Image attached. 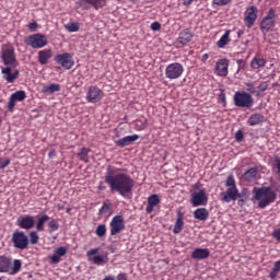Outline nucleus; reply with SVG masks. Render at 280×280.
Segmentation results:
<instances>
[{
	"mask_svg": "<svg viewBox=\"0 0 280 280\" xmlns=\"http://www.w3.org/2000/svg\"><path fill=\"white\" fill-rule=\"evenodd\" d=\"M192 39V34L188 28L184 30L182 33L178 34L177 42L182 46L188 45Z\"/></svg>",
	"mask_w": 280,
	"mask_h": 280,
	"instance_id": "nucleus-25",
	"label": "nucleus"
},
{
	"mask_svg": "<svg viewBox=\"0 0 280 280\" xmlns=\"http://www.w3.org/2000/svg\"><path fill=\"white\" fill-rule=\"evenodd\" d=\"M83 2H86L95 10H100L105 7V0H79L80 7H82Z\"/></svg>",
	"mask_w": 280,
	"mask_h": 280,
	"instance_id": "nucleus-32",
	"label": "nucleus"
},
{
	"mask_svg": "<svg viewBox=\"0 0 280 280\" xmlns=\"http://www.w3.org/2000/svg\"><path fill=\"white\" fill-rule=\"evenodd\" d=\"M23 262L22 260L15 259L10 266V271L8 272L11 276H15L22 270Z\"/></svg>",
	"mask_w": 280,
	"mask_h": 280,
	"instance_id": "nucleus-35",
	"label": "nucleus"
},
{
	"mask_svg": "<svg viewBox=\"0 0 280 280\" xmlns=\"http://www.w3.org/2000/svg\"><path fill=\"white\" fill-rule=\"evenodd\" d=\"M244 35V31L243 30H238L237 31V37L241 38Z\"/></svg>",
	"mask_w": 280,
	"mask_h": 280,
	"instance_id": "nucleus-58",
	"label": "nucleus"
},
{
	"mask_svg": "<svg viewBox=\"0 0 280 280\" xmlns=\"http://www.w3.org/2000/svg\"><path fill=\"white\" fill-rule=\"evenodd\" d=\"M12 266V259L7 256H0V273H9Z\"/></svg>",
	"mask_w": 280,
	"mask_h": 280,
	"instance_id": "nucleus-27",
	"label": "nucleus"
},
{
	"mask_svg": "<svg viewBox=\"0 0 280 280\" xmlns=\"http://www.w3.org/2000/svg\"><path fill=\"white\" fill-rule=\"evenodd\" d=\"M65 30L70 33H75V32L80 31V26H79V23L72 22V23L66 24Z\"/></svg>",
	"mask_w": 280,
	"mask_h": 280,
	"instance_id": "nucleus-42",
	"label": "nucleus"
},
{
	"mask_svg": "<svg viewBox=\"0 0 280 280\" xmlns=\"http://www.w3.org/2000/svg\"><path fill=\"white\" fill-rule=\"evenodd\" d=\"M237 198H242V194L237 190Z\"/></svg>",
	"mask_w": 280,
	"mask_h": 280,
	"instance_id": "nucleus-62",
	"label": "nucleus"
},
{
	"mask_svg": "<svg viewBox=\"0 0 280 280\" xmlns=\"http://www.w3.org/2000/svg\"><path fill=\"white\" fill-rule=\"evenodd\" d=\"M219 100H220L222 103H225V101H226L225 94H224V93H221V94L219 95Z\"/></svg>",
	"mask_w": 280,
	"mask_h": 280,
	"instance_id": "nucleus-56",
	"label": "nucleus"
},
{
	"mask_svg": "<svg viewBox=\"0 0 280 280\" xmlns=\"http://www.w3.org/2000/svg\"><path fill=\"white\" fill-rule=\"evenodd\" d=\"M109 235H119L124 229H126V223L122 215H115L109 222Z\"/></svg>",
	"mask_w": 280,
	"mask_h": 280,
	"instance_id": "nucleus-12",
	"label": "nucleus"
},
{
	"mask_svg": "<svg viewBox=\"0 0 280 280\" xmlns=\"http://www.w3.org/2000/svg\"><path fill=\"white\" fill-rule=\"evenodd\" d=\"M0 59L4 67L18 68L19 61L16 59L15 48L12 44L3 45L1 48Z\"/></svg>",
	"mask_w": 280,
	"mask_h": 280,
	"instance_id": "nucleus-3",
	"label": "nucleus"
},
{
	"mask_svg": "<svg viewBox=\"0 0 280 280\" xmlns=\"http://www.w3.org/2000/svg\"><path fill=\"white\" fill-rule=\"evenodd\" d=\"M105 183L109 188V192L118 194V196L129 199L136 186V180L121 168L108 165L105 175Z\"/></svg>",
	"mask_w": 280,
	"mask_h": 280,
	"instance_id": "nucleus-1",
	"label": "nucleus"
},
{
	"mask_svg": "<svg viewBox=\"0 0 280 280\" xmlns=\"http://www.w3.org/2000/svg\"><path fill=\"white\" fill-rule=\"evenodd\" d=\"M234 105L242 108L250 109L254 106L252 94L246 91H237L234 94Z\"/></svg>",
	"mask_w": 280,
	"mask_h": 280,
	"instance_id": "nucleus-5",
	"label": "nucleus"
},
{
	"mask_svg": "<svg viewBox=\"0 0 280 280\" xmlns=\"http://www.w3.org/2000/svg\"><path fill=\"white\" fill-rule=\"evenodd\" d=\"M192 217L195 220L206 221L209 219V211L207 210V208H197L192 212Z\"/></svg>",
	"mask_w": 280,
	"mask_h": 280,
	"instance_id": "nucleus-28",
	"label": "nucleus"
},
{
	"mask_svg": "<svg viewBox=\"0 0 280 280\" xmlns=\"http://www.w3.org/2000/svg\"><path fill=\"white\" fill-rule=\"evenodd\" d=\"M50 220L48 214H43L37 218L36 230L37 232L45 231V223Z\"/></svg>",
	"mask_w": 280,
	"mask_h": 280,
	"instance_id": "nucleus-34",
	"label": "nucleus"
},
{
	"mask_svg": "<svg viewBox=\"0 0 280 280\" xmlns=\"http://www.w3.org/2000/svg\"><path fill=\"white\" fill-rule=\"evenodd\" d=\"M48 233H54L59 230V223L56 219H52L50 222L47 223Z\"/></svg>",
	"mask_w": 280,
	"mask_h": 280,
	"instance_id": "nucleus-41",
	"label": "nucleus"
},
{
	"mask_svg": "<svg viewBox=\"0 0 280 280\" xmlns=\"http://www.w3.org/2000/svg\"><path fill=\"white\" fill-rule=\"evenodd\" d=\"M67 252L68 249L66 246L57 247L52 256H50V265H58L61 261V258L67 255Z\"/></svg>",
	"mask_w": 280,
	"mask_h": 280,
	"instance_id": "nucleus-21",
	"label": "nucleus"
},
{
	"mask_svg": "<svg viewBox=\"0 0 280 280\" xmlns=\"http://www.w3.org/2000/svg\"><path fill=\"white\" fill-rule=\"evenodd\" d=\"M246 92L250 95L256 94L259 96V92H256V88L254 86V84L252 82L246 83Z\"/></svg>",
	"mask_w": 280,
	"mask_h": 280,
	"instance_id": "nucleus-46",
	"label": "nucleus"
},
{
	"mask_svg": "<svg viewBox=\"0 0 280 280\" xmlns=\"http://www.w3.org/2000/svg\"><path fill=\"white\" fill-rule=\"evenodd\" d=\"M103 280H115L114 276H106Z\"/></svg>",
	"mask_w": 280,
	"mask_h": 280,
	"instance_id": "nucleus-59",
	"label": "nucleus"
},
{
	"mask_svg": "<svg viewBox=\"0 0 280 280\" xmlns=\"http://www.w3.org/2000/svg\"><path fill=\"white\" fill-rule=\"evenodd\" d=\"M231 2H232V0H212V4L218 5V7H225V5L230 4Z\"/></svg>",
	"mask_w": 280,
	"mask_h": 280,
	"instance_id": "nucleus-47",
	"label": "nucleus"
},
{
	"mask_svg": "<svg viewBox=\"0 0 280 280\" xmlns=\"http://www.w3.org/2000/svg\"><path fill=\"white\" fill-rule=\"evenodd\" d=\"M258 171L255 167H252L250 170L246 171L243 174V179L245 183H252L257 178Z\"/></svg>",
	"mask_w": 280,
	"mask_h": 280,
	"instance_id": "nucleus-33",
	"label": "nucleus"
},
{
	"mask_svg": "<svg viewBox=\"0 0 280 280\" xmlns=\"http://www.w3.org/2000/svg\"><path fill=\"white\" fill-rule=\"evenodd\" d=\"M1 74L2 79L8 84H13L21 75V72L16 69V67L7 66L1 68Z\"/></svg>",
	"mask_w": 280,
	"mask_h": 280,
	"instance_id": "nucleus-9",
	"label": "nucleus"
},
{
	"mask_svg": "<svg viewBox=\"0 0 280 280\" xmlns=\"http://www.w3.org/2000/svg\"><path fill=\"white\" fill-rule=\"evenodd\" d=\"M221 201L225 203H231L232 201H236L238 199V188L237 187H229L226 191L220 192Z\"/></svg>",
	"mask_w": 280,
	"mask_h": 280,
	"instance_id": "nucleus-16",
	"label": "nucleus"
},
{
	"mask_svg": "<svg viewBox=\"0 0 280 280\" xmlns=\"http://www.w3.org/2000/svg\"><path fill=\"white\" fill-rule=\"evenodd\" d=\"M258 89H259L260 92L267 91V90H268V82L262 81V82L259 84Z\"/></svg>",
	"mask_w": 280,
	"mask_h": 280,
	"instance_id": "nucleus-50",
	"label": "nucleus"
},
{
	"mask_svg": "<svg viewBox=\"0 0 280 280\" xmlns=\"http://www.w3.org/2000/svg\"><path fill=\"white\" fill-rule=\"evenodd\" d=\"M237 66H238V70L244 69L245 67V61L243 59H237Z\"/></svg>",
	"mask_w": 280,
	"mask_h": 280,
	"instance_id": "nucleus-54",
	"label": "nucleus"
},
{
	"mask_svg": "<svg viewBox=\"0 0 280 280\" xmlns=\"http://www.w3.org/2000/svg\"><path fill=\"white\" fill-rule=\"evenodd\" d=\"M16 225L20 229H24V230H31L34 229L35 225V220L33 215H24V217H20L16 221Z\"/></svg>",
	"mask_w": 280,
	"mask_h": 280,
	"instance_id": "nucleus-18",
	"label": "nucleus"
},
{
	"mask_svg": "<svg viewBox=\"0 0 280 280\" xmlns=\"http://www.w3.org/2000/svg\"><path fill=\"white\" fill-rule=\"evenodd\" d=\"M101 250L100 247L91 248L88 253L86 256L89 260L96 265V266H103L106 262V256L103 255H96Z\"/></svg>",
	"mask_w": 280,
	"mask_h": 280,
	"instance_id": "nucleus-14",
	"label": "nucleus"
},
{
	"mask_svg": "<svg viewBox=\"0 0 280 280\" xmlns=\"http://www.w3.org/2000/svg\"><path fill=\"white\" fill-rule=\"evenodd\" d=\"M267 65V60L264 57L255 56L250 62V68L254 70H259L265 68Z\"/></svg>",
	"mask_w": 280,
	"mask_h": 280,
	"instance_id": "nucleus-30",
	"label": "nucleus"
},
{
	"mask_svg": "<svg viewBox=\"0 0 280 280\" xmlns=\"http://www.w3.org/2000/svg\"><path fill=\"white\" fill-rule=\"evenodd\" d=\"M28 237H30L28 238L30 244L35 245V244L39 243V234H38V232L30 231Z\"/></svg>",
	"mask_w": 280,
	"mask_h": 280,
	"instance_id": "nucleus-40",
	"label": "nucleus"
},
{
	"mask_svg": "<svg viewBox=\"0 0 280 280\" xmlns=\"http://www.w3.org/2000/svg\"><path fill=\"white\" fill-rule=\"evenodd\" d=\"M184 73V66L179 62L168 63L165 68V78L170 81L178 80Z\"/></svg>",
	"mask_w": 280,
	"mask_h": 280,
	"instance_id": "nucleus-7",
	"label": "nucleus"
},
{
	"mask_svg": "<svg viewBox=\"0 0 280 280\" xmlns=\"http://www.w3.org/2000/svg\"><path fill=\"white\" fill-rule=\"evenodd\" d=\"M253 200L259 201L258 207L266 209L269 205H272L277 200V192L273 191L272 187H254L253 188Z\"/></svg>",
	"mask_w": 280,
	"mask_h": 280,
	"instance_id": "nucleus-2",
	"label": "nucleus"
},
{
	"mask_svg": "<svg viewBox=\"0 0 280 280\" xmlns=\"http://www.w3.org/2000/svg\"><path fill=\"white\" fill-rule=\"evenodd\" d=\"M96 235L98 237H104L106 235V225L105 224H98L95 231Z\"/></svg>",
	"mask_w": 280,
	"mask_h": 280,
	"instance_id": "nucleus-45",
	"label": "nucleus"
},
{
	"mask_svg": "<svg viewBox=\"0 0 280 280\" xmlns=\"http://www.w3.org/2000/svg\"><path fill=\"white\" fill-rule=\"evenodd\" d=\"M98 189L103 190V189H105V186H103L102 183H101V185L98 186Z\"/></svg>",
	"mask_w": 280,
	"mask_h": 280,
	"instance_id": "nucleus-60",
	"label": "nucleus"
},
{
	"mask_svg": "<svg viewBox=\"0 0 280 280\" xmlns=\"http://www.w3.org/2000/svg\"><path fill=\"white\" fill-rule=\"evenodd\" d=\"M115 131H116V137H120V135L118 133V129H116Z\"/></svg>",
	"mask_w": 280,
	"mask_h": 280,
	"instance_id": "nucleus-63",
	"label": "nucleus"
},
{
	"mask_svg": "<svg viewBox=\"0 0 280 280\" xmlns=\"http://www.w3.org/2000/svg\"><path fill=\"white\" fill-rule=\"evenodd\" d=\"M210 252L208 248H196L192 254V259H208Z\"/></svg>",
	"mask_w": 280,
	"mask_h": 280,
	"instance_id": "nucleus-31",
	"label": "nucleus"
},
{
	"mask_svg": "<svg viewBox=\"0 0 280 280\" xmlns=\"http://www.w3.org/2000/svg\"><path fill=\"white\" fill-rule=\"evenodd\" d=\"M266 121V116L260 113H255L248 116L246 124L248 127L261 126Z\"/></svg>",
	"mask_w": 280,
	"mask_h": 280,
	"instance_id": "nucleus-19",
	"label": "nucleus"
},
{
	"mask_svg": "<svg viewBox=\"0 0 280 280\" xmlns=\"http://www.w3.org/2000/svg\"><path fill=\"white\" fill-rule=\"evenodd\" d=\"M116 280H128V278L126 273L121 272L117 275Z\"/></svg>",
	"mask_w": 280,
	"mask_h": 280,
	"instance_id": "nucleus-53",
	"label": "nucleus"
},
{
	"mask_svg": "<svg viewBox=\"0 0 280 280\" xmlns=\"http://www.w3.org/2000/svg\"><path fill=\"white\" fill-rule=\"evenodd\" d=\"M161 28H162V25L159 22H153L151 24V31H161Z\"/></svg>",
	"mask_w": 280,
	"mask_h": 280,
	"instance_id": "nucleus-49",
	"label": "nucleus"
},
{
	"mask_svg": "<svg viewBox=\"0 0 280 280\" xmlns=\"http://www.w3.org/2000/svg\"><path fill=\"white\" fill-rule=\"evenodd\" d=\"M110 210H112V205L104 201L103 207H101L98 210V214L100 215L107 214L110 212Z\"/></svg>",
	"mask_w": 280,
	"mask_h": 280,
	"instance_id": "nucleus-43",
	"label": "nucleus"
},
{
	"mask_svg": "<svg viewBox=\"0 0 280 280\" xmlns=\"http://www.w3.org/2000/svg\"><path fill=\"white\" fill-rule=\"evenodd\" d=\"M140 138L139 135L135 133L131 136H126L121 138L120 140L115 141V145L118 148H126L128 145H132L136 141H138Z\"/></svg>",
	"mask_w": 280,
	"mask_h": 280,
	"instance_id": "nucleus-20",
	"label": "nucleus"
},
{
	"mask_svg": "<svg viewBox=\"0 0 280 280\" xmlns=\"http://www.w3.org/2000/svg\"><path fill=\"white\" fill-rule=\"evenodd\" d=\"M52 153H54L52 151L50 153H48V156L51 158Z\"/></svg>",
	"mask_w": 280,
	"mask_h": 280,
	"instance_id": "nucleus-64",
	"label": "nucleus"
},
{
	"mask_svg": "<svg viewBox=\"0 0 280 280\" xmlns=\"http://www.w3.org/2000/svg\"><path fill=\"white\" fill-rule=\"evenodd\" d=\"M26 100V93L23 90L16 91L15 93L11 94L10 101L8 103L9 112H13L16 105V102H23Z\"/></svg>",
	"mask_w": 280,
	"mask_h": 280,
	"instance_id": "nucleus-17",
	"label": "nucleus"
},
{
	"mask_svg": "<svg viewBox=\"0 0 280 280\" xmlns=\"http://www.w3.org/2000/svg\"><path fill=\"white\" fill-rule=\"evenodd\" d=\"M10 159H8L7 161L1 163V159H0V168L3 170L5 167H8L10 165Z\"/></svg>",
	"mask_w": 280,
	"mask_h": 280,
	"instance_id": "nucleus-52",
	"label": "nucleus"
},
{
	"mask_svg": "<svg viewBox=\"0 0 280 280\" xmlns=\"http://www.w3.org/2000/svg\"><path fill=\"white\" fill-rule=\"evenodd\" d=\"M54 60L57 65H60L62 67V69H66V70L73 69V67L75 65L73 55H71L69 52L56 55Z\"/></svg>",
	"mask_w": 280,
	"mask_h": 280,
	"instance_id": "nucleus-11",
	"label": "nucleus"
},
{
	"mask_svg": "<svg viewBox=\"0 0 280 280\" xmlns=\"http://www.w3.org/2000/svg\"><path fill=\"white\" fill-rule=\"evenodd\" d=\"M24 43L33 49H42L48 46V38L42 33H35L25 37Z\"/></svg>",
	"mask_w": 280,
	"mask_h": 280,
	"instance_id": "nucleus-4",
	"label": "nucleus"
},
{
	"mask_svg": "<svg viewBox=\"0 0 280 280\" xmlns=\"http://www.w3.org/2000/svg\"><path fill=\"white\" fill-rule=\"evenodd\" d=\"M161 205V199L159 198V196L156 194H152L149 198H148V206L145 208V211L148 214L153 213L154 208Z\"/></svg>",
	"mask_w": 280,
	"mask_h": 280,
	"instance_id": "nucleus-24",
	"label": "nucleus"
},
{
	"mask_svg": "<svg viewBox=\"0 0 280 280\" xmlns=\"http://www.w3.org/2000/svg\"><path fill=\"white\" fill-rule=\"evenodd\" d=\"M231 33L232 31L231 30H226L224 34H222V36L220 37V39L217 42V46L220 48V49H223L225 48V46H228L230 43H231Z\"/></svg>",
	"mask_w": 280,
	"mask_h": 280,
	"instance_id": "nucleus-29",
	"label": "nucleus"
},
{
	"mask_svg": "<svg viewBox=\"0 0 280 280\" xmlns=\"http://www.w3.org/2000/svg\"><path fill=\"white\" fill-rule=\"evenodd\" d=\"M104 92L98 86L91 85L88 90L86 100L91 104L98 103L103 100Z\"/></svg>",
	"mask_w": 280,
	"mask_h": 280,
	"instance_id": "nucleus-13",
	"label": "nucleus"
},
{
	"mask_svg": "<svg viewBox=\"0 0 280 280\" xmlns=\"http://www.w3.org/2000/svg\"><path fill=\"white\" fill-rule=\"evenodd\" d=\"M230 67V60L226 58L220 59L215 65L217 74L220 77L228 75V68Z\"/></svg>",
	"mask_w": 280,
	"mask_h": 280,
	"instance_id": "nucleus-22",
	"label": "nucleus"
},
{
	"mask_svg": "<svg viewBox=\"0 0 280 280\" xmlns=\"http://www.w3.org/2000/svg\"><path fill=\"white\" fill-rule=\"evenodd\" d=\"M89 152H91V149L82 147L81 151L78 153L79 160L88 163L89 162Z\"/></svg>",
	"mask_w": 280,
	"mask_h": 280,
	"instance_id": "nucleus-38",
	"label": "nucleus"
},
{
	"mask_svg": "<svg viewBox=\"0 0 280 280\" xmlns=\"http://www.w3.org/2000/svg\"><path fill=\"white\" fill-rule=\"evenodd\" d=\"M208 202V195L205 189L191 192L192 207L205 206Z\"/></svg>",
	"mask_w": 280,
	"mask_h": 280,
	"instance_id": "nucleus-15",
	"label": "nucleus"
},
{
	"mask_svg": "<svg viewBox=\"0 0 280 280\" xmlns=\"http://www.w3.org/2000/svg\"><path fill=\"white\" fill-rule=\"evenodd\" d=\"M194 189H198L199 188V184H196L195 186H192Z\"/></svg>",
	"mask_w": 280,
	"mask_h": 280,
	"instance_id": "nucleus-61",
	"label": "nucleus"
},
{
	"mask_svg": "<svg viewBox=\"0 0 280 280\" xmlns=\"http://www.w3.org/2000/svg\"><path fill=\"white\" fill-rule=\"evenodd\" d=\"M258 19V8L256 5L247 7L244 11L245 26L250 30L256 24Z\"/></svg>",
	"mask_w": 280,
	"mask_h": 280,
	"instance_id": "nucleus-10",
	"label": "nucleus"
},
{
	"mask_svg": "<svg viewBox=\"0 0 280 280\" xmlns=\"http://www.w3.org/2000/svg\"><path fill=\"white\" fill-rule=\"evenodd\" d=\"M276 11L273 8L269 9L268 15L260 21V30L262 34H267L276 26Z\"/></svg>",
	"mask_w": 280,
	"mask_h": 280,
	"instance_id": "nucleus-8",
	"label": "nucleus"
},
{
	"mask_svg": "<svg viewBox=\"0 0 280 280\" xmlns=\"http://www.w3.org/2000/svg\"><path fill=\"white\" fill-rule=\"evenodd\" d=\"M225 186L229 188H236L235 178L233 174H229L226 177Z\"/></svg>",
	"mask_w": 280,
	"mask_h": 280,
	"instance_id": "nucleus-44",
	"label": "nucleus"
},
{
	"mask_svg": "<svg viewBox=\"0 0 280 280\" xmlns=\"http://www.w3.org/2000/svg\"><path fill=\"white\" fill-rule=\"evenodd\" d=\"M52 58V50L50 48L42 49L38 51L37 60L42 66L48 65Z\"/></svg>",
	"mask_w": 280,
	"mask_h": 280,
	"instance_id": "nucleus-23",
	"label": "nucleus"
},
{
	"mask_svg": "<svg viewBox=\"0 0 280 280\" xmlns=\"http://www.w3.org/2000/svg\"><path fill=\"white\" fill-rule=\"evenodd\" d=\"M196 1H198V0H183V4L185 7H189L192 2H196Z\"/></svg>",
	"mask_w": 280,
	"mask_h": 280,
	"instance_id": "nucleus-55",
	"label": "nucleus"
},
{
	"mask_svg": "<svg viewBox=\"0 0 280 280\" xmlns=\"http://www.w3.org/2000/svg\"><path fill=\"white\" fill-rule=\"evenodd\" d=\"M60 91V85L57 84V83H51L50 85H45L43 88V93H46V94H54L56 92H59Z\"/></svg>",
	"mask_w": 280,
	"mask_h": 280,
	"instance_id": "nucleus-36",
	"label": "nucleus"
},
{
	"mask_svg": "<svg viewBox=\"0 0 280 280\" xmlns=\"http://www.w3.org/2000/svg\"><path fill=\"white\" fill-rule=\"evenodd\" d=\"M278 273H280V260L273 262V268L269 273L270 280H277Z\"/></svg>",
	"mask_w": 280,
	"mask_h": 280,
	"instance_id": "nucleus-37",
	"label": "nucleus"
},
{
	"mask_svg": "<svg viewBox=\"0 0 280 280\" xmlns=\"http://www.w3.org/2000/svg\"><path fill=\"white\" fill-rule=\"evenodd\" d=\"M38 26H39L38 23L33 22L28 24V30L35 32L38 30Z\"/></svg>",
	"mask_w": 280,
	"mask_h": 280,
	"instance_id": "nucleus-51",
	"label": "nucleus"
},
{
	"mask_svg": "<svg viewBox=\"0 0 280 280\" xmlns=\"http://www.w3.org/2000/svg\"><path fill=\"white\" fill-rule=\"evenodd\" d=\"M148 120L145 118L143 119H136L135 120V130L136 131H142L147 129Z\"/></svg>",
	"mask_w": 280,
	"mask_h": 280,
	"instance_id": "nucleus-39",
	"label": "nucleus"
},
{
	"mask_svg": "<svg viewBox=\"0 0 280 280\" xmlns=\"http://www.w3.org/2000/svg\"><path fill=\"white\" fill-rule=\"evenodd\" d=\"M235 140H236L237 142H242V141L244 140V135H243V131H242V130L236 131V133H235Z\"/></svg>",
	"mask_w": 280,
	"mask_h": 280,
	"instance_id": "nucleus-48",
	"label": "nucleus"
},
{
	"mask_svg": "<svg viewBox=\"0 0 280 280\" xmlns=\"http://www.w3.org/2000/svg\"><path fill=\"white\" fill-rule=\"evenodd\" d=\"M12 244L19 250H26L30 248V237L23 231H15L12 234Z\"/></svg>",
	"mask_w": 280,
	"mask_h": 280,
	"instance_id": "nucleus-6",
	"label": "nucleus"
},
{
	"mask_svg": "<svg viewBox=\"0 0 280 280\" xmlns=\"http://www.w3.org/2000/svg\"><path fill=\"white\" fill-rule=\"evenodd\" d=\"M209 59V55L208 54H203L201 57V61L202 62H207V60Z\"/></svg>",
	"mask_w": 280,
	"mask_h": 280,
	"instance_id": "nucleus-57",
	"label": "nucleus"
},
{
	"mask_svg": "<svg viewBox=\"0 0 280 280\" xmlns=\"http://www.w3.org/2000/svg\"><path fill=\"white\" fill-rule=\"evenodd\" d=\"M183 229H184V213L180 210H178L177 211L176 222L174 224L173 233L175 235H178V234H180Z\"/></svg>",
	"mask_w": 280,
	"mask_h": 280,
	"instance_id": "nucleus-26",
	"label": "nucleus"
}]
</instances>
